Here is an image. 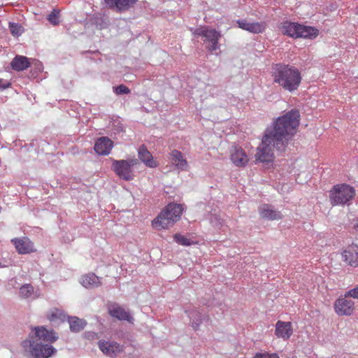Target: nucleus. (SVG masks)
<instances>
[{"mask_svg":"<svg viewBox=\"0 0 358 358\" xmlns=\"http://www.w3.org/2000/svg\"><path fill=\"white\" fill-rule=\"evenodd\" d=\"M58 338L57 334L53 329L38 326L31 328L28 338L22 342V345L28 349L34 358H49L57 353V349L52 343Z\"/></svg>","mask_w":358,"mask_h":358,"instance_id":"1","label":"nucleus"},{"mask_svg":"<svg viewBox=\"0 0 358 358\" xmlns=\"http://www.w3.org/2000/svg\"><path fill=\"white\" fill-rule=\"evenodd\" d=\"M299 123L300 113L296 109H292L276 119L273 129L266 134L275 141L277 150H285L296 133Z\"/></svg>","mask_w":358,"mask_h":358,"instance_id":"2","label":"nucleus"},{"mask_svg":"<svg viewBox=\"0 0 358 358\" xmlns=\"http://www.w3.org/2000/svg\"><path fill=\"white\" fill-rule=\"evenodd\" d=\"M271 77L273 83L289 92L298 90L302 80L301 73L296 67L283 63L273 65Z\"/></svg>","mask_w":358,"mask_h":358,"instance_id":"3","label":"nucleus"},{"mask_svg":"<svg viewBox=\"0 0 358 358\" xmlns=\"http://www.w3.org/2000/svg\"><path fill=\"white\" fill-rule=\"evenodd\" d=\"M183 208L181 204L169 203L152 221V227L157 229H165L172 227L181 217Z\"/></svg>","mask_w":358,"mask_h":358,"instance_id":"4","label":"nucleus"},{"mask_svg":"<svg viewBox=\"0 0 358 358\" xmlns=\"http://www.w3.org/2000/svg\"><path fill=\"white\" fill-rule=\"evenodd\" d=\"M355 196V189L347 184H338L333 187L329 194V200L333 206L345 205Z\"/></svg>","mask_w":358,"mask_h":358,"instance_id":"5","label":"nucleus"},{"mask_svg":"<svg viewBox=\"0 0 358 358\" xmlns=\"http://www.w3.org/2000/svg\"><path fill=\"white\" fill-rule=\"evenodd\" d=\"M275 141L273 139L267 134H265L261 145L258 147L255 154L256 160L261 162H271L273 161L275 156L273 148L277 150V145L275 143Z\"/></svg>","mask_w":358,"mask_h":358,"instance_id":"6","label":"nucleus"},{"mask_svg":"<svg viewBox=\"0 0 358 358\" xmlns=\"http://www.w3.org/2000/svg\"><path fill=\"white\" fill-rule=\"evenodd\" d=\"M138 164V159L115 160L113 162V170L121 178L131 180L134 178L132 167Z\"/></svg>","mask_w":358,"mask_h":358,"instance_id":"7","label":"nucleus"},{"mask_svg":"<svg viewBox=\"0 0 358 358\" xmlns=\"http://www.w3.org/2000/svg\"><path fill=\"white\" fill-rule=\"evenodd\" d=\"M193 34L196 36L204 37L210 43L208 50L211 52L218 49V41L222 36L220 31L214 29H208L207 27L203 29H196L193 31Z\"/></svg>","mask_w":358,"mask_h":358,"instance_id":"8","label":"nucleus"},{"mask_svg":"<svg viewBox=\"0 0 358 358\" xmlns=\"http://www.w3.org/2000/svg\"><path fill=\"white\" fill-rule=\"evenodd\" d=\"M109 315L120 321L133 323L134 319L129 310H125L117 303H109L107 305Z\"/></svg>","mask_w":358,"mask_h":358,"instance_id":"9","label":"nucleus"},{"mask_svg":"<svg viewBox=\"0 0 358 358\" xmlns=\"http://www.w3.org/2000/svg\"><path fill=\"white\" fill-rule=\"evenodd\" d=\"M229 157L233 164L237 167H245L249 162L248 155L239 145H234L231 148Z\"/></svg>","mask_w":358,"mask_h":358,"instance_id":"10","label":"nucleus"},{"mask_svg":"<svg viewBox=\"0 0 358 358\" xmlns=\"http://www.w3.org/2000/svg\"><path fill=\"white\" fill-rule=\"evenodd\" d=\"M350 295L346 292L344 298H339L334 303L335 312L338 315H350L354 310V302L349 299Z\"/></svg>","mask_w":358,"mask_h":358,"instance_id":"11","label":"nucleus"},{"mask_svg":"<svg viewBox=\"0 0 358 358\" xmlns=\"http://www.w3.org/2000/svg\"><path fill=\"white\" fill-rule=\"evenodd\" d=\"M11 243L19 254L25 255L36 252L34 243L26 236L14 238L11 239Z\"/></svg>","mask_w":358,"mask_h":358,"instance_id":"12","label":"nucleus"},{"mask_svg":"<svg viewBox=\"0 0 358 358\" xmlns=\"http://www.w3.org/2000/svg\"><path fill=\"white\" fill-rule=\"evenodd\" d=\"M98 345L104 355L111 357H116L123 350V346L114 341H99Z\"/></svg>","mask_w":358,"mask_h":358,"instance_id":"13","label":"nucleus"},{"mask_svg":"<svg viewBox=\"0 0 358 358\" xmlns=\"http://www.w3.org/2000/svg\"><path fill=\"white\" fill-rule=\"evenodd\" d=\"M342 257L347 264L353 267L358 266V245L356 244L348 245L343 252Z\"/></svg>","mask_w":358,"mask_h":358,"instance_id":"14","label":"nucleus"},{"mask_svg":"<svg viewBox=\"0 0 358 358\" xmlns=\"http://www.w3.org/2000/svg\"><path fill=\"white\" fill-rule=\"evenodd\" d=\"M80 283L86 289H96L101 285V278L94 273H88L81 275L79 280Z\"/></svg>","mask_w":358,"mask_h":358,"instance_id":"15","label":"nucleus"},{"mask_svg":"<svg viewBox=\"0 0 358 358\" xmlns=\"http://www.w3.org/2000/svg\"><path fill=\"white\" fill-rule=\"evenodd\" d=\"M292 325L290 322L278 320L275 324V334L278 338L287 340L292 335Z\"/></svg>","mask_w":358,"mask_h":358,"instance_id":"16","label":"nucleus"},{"mask_svg":"<svg viewBox=\"0 0 358 358\" xmlns=\"http://www.w3.org/2000/svg\"><path fill=\"white\" fill-rule=\"evenodd\" d=\"M238 27L253 34L262 33L266 29L264 22H249L245 20H237Z\"/></svg>","mask_w":358,"mask_h":358,"instance_id":"17","label":"nucleus"},{"mask_svg":"<svg viewBox=\"0 0 358 358\" xmlns=\"http://www.w3.org/2000/svg\"><path fill=\"white\" fill-rule=\"evenodd\" d=\"M170 159L172 164L174 165L176 169L182 171L187 170L189 167L187 161L180 151L176 149L173 150L170 152Z\"/></svg>","mask_w":358,"mask_h":358,"instance_id":"18","label":"nucleus"},{"mask_svg":"<svg viewBox=\"0 0 358 358\" xmlns=\"http://www.w3.org/2000/svg\"><path fill=\"white\" fill-rule=\"evenodd\" d=\"M113 146V143L110 138L101 137L95 143L94 150L98 155H106L110 153Z\"/></svg>","mask_w":358,"mask_h":358,"instance_id":"19","label":"nucleus"},{"mask_svg":"<svg viewBox=\"0 0 358 358\" xmlns=\"http://www.w3.org/2000/svg\"><path fill=\"white\" fill-rule=\"evenodd\" d=\"M300 24L285 21L281 23L280 29L281 32L292 38H298Z\"/></svg>","mask_w":358,"mask_h":358,"instance_id":"20","label":"nucleus"},{"mask_svg":"<svg viewBox=\"0 0 358 358\" xmlns=\"http://www.w3.org/2000/svg\"><path fill=\"white\" fill-rule=\"evenodd\" d=\"M110 8H116L119 11L128 10L137 0H104Z\"/></svg>","mask_w":358,"mask_h":358,"instance_id":"21","label":"nucleus"},{"mask_svg":"<svg viewBox=\"0 0 358 358\" xmlns=\"http://www.w3.org/2000/svg\"><path fill=\"white\" fill-rule=\"evenodd\" d=\"M29 59L25 56L17 55L10 63L11 68L17 71H22L30 66Z\"/></svg>","mask_w":358,"mask_h":358,"instance_id":"22","label":"nucleus"},{"mask_svg":"<svg viewBox=\"0 0 358 358\" xmlns=\"http://www.w3.org/2000/svg\"><path fill=\"white\" fill-rule=\"evenodd\" d=\"M259 214L262 218L270 220H279L282 217L280 212L273 210L268 204H264L259 208Z\"/></svg>","mask_w":358,"mask_h":358,"instance_id":"23","label":"nucleus"},{"mask_svg":"<svg viewBox=\"0 0 358 358\" xmlns=\"http://www.w3.org/2000/svg\"><path fill=\"white\" fill-rule=\"evenodd\" d=\"M138 157L146 166L154 168L157 166V162L153 159L151 153L145 145H141L138 149Z\"/></svg>","mask_w":358,"mask_h":358,"instance_id":"24","label":"nucleus"},{"mask_svg":"<svg viewBox=\"0 0 358 358\" xmlns=\"http://www.w3.org/2000/svg\"><path fill=\"white\" fill-rule=\"evenodd\" d=\"M68 322L70 330L74 333L81 331L87 325V322L85 320L76 316L68 317Z\"/></svg>","mask_w":358,"mask_h":358,"instance_id":"25","label":"nucleus"},{"mask_svg":"<svg viewBox=\"0 0 358 358\" xmlns=\"http://www.w3.org/2000/svg\"><path fill=\"white\" fill-rule=\"evenodd\" d=\"M299 32L298 38L310 39L316 38L319 34V30L316 28L302 24L299 25Z\"/></svg>","mask_w":358,"mask_h":358,"instance_id":"26","label":"nucleus"},{"mask_svg":"<svg viewBox=\"0 0 358 358\" xmlns=\"http://www.w3.org/2000/svg\"><path fill=\"white\" fill-rule=\"evenodd\" d=\"M188 316L192 321V327L194 330H197L203 320L201 314L195 310L190 311Z\"/></svg>","mask_w":358,"mask_h":358,"instance_id":"27","label":"nucleus"},{"mask_svg":"<svg viewBox=\"0 0 358 358\" xmlns=\"http://www.w3.org/2000/svg\"><path fill=\"white\" fill-rule=\"evenodd\" d=\"M47 317L50 322H56L58 320L64 321L66 316L61 310L55 309L48 315Z\"/></svg>","mask_w":358,"mask_h":358,"instance_id":"28","label":"nucleus"},{"mask_svg":"<svg viewBox=\"0 0 358 358\" xmlns=\"http://www.w3.org/2000/svg\"><path fill=\"white\" fill-rule=\"evenodd\" d=\"M48 20L52 25H57L59 24V11L54 9L52 13L48 15Z\"/></svg>","mask_w":358,"mask_h":358,"instance_id":"29","label":"nucleus"},{"mask_svg":"<svg viewBox=\"0 0 358 358\" xmlns=\"http://www.w3.org/2000/svg\"><path fill=\"white\" fill-rule=\"evenodd\" d=\"M174 240L180 245L188 246L191 245V241L189 239L186 238L184 236L176 234L173 236Z\"/></svg>","mask_w":358,"mask_h":358,"instance_id":"30","label":"nucleus"},{"mask_svg":"<svg viewBox=\"0 0 358 358\" xmlns=\"http://www.w3.org/2000/svg\"><path fill=\"white\" fill-rule=\"evenodd\" d=\"M9 29L13 36H20L22 33V27L16 23H10Z\"/></svg>","mask_w":358,"mask_h":358,"instance_id":"31","label":"nucleus"},{"mask_svg":"<svg viewBox=\"0 0 358 358\" xmlns=\"http://www.w3.org/2000/svg\"><path fill=\"white\" fill-rule=\"evenodd\" d=\"M114 92L116 94H129L130 90L126 85H120L114 87Z\"/></svg>","mask_w":358,"mask_h":358,"instance_id":"32","label":"nucleus"},{"mask_svg":"<svg viewBox=\"0 0 358 358\" xmlns=\"http://www.w3.org/2000/svg\"><path fill=\"white\" fill-rule=\"evenodd\" d=\"M36 292H20V297L21 299H27L31 298L34 299L38 297V295L35 294Z\"/></svg>","mask_w":358,"mask_h":358,"instance_id":"33","label":"nucleus"},{"mask_svg":"<svg viewBox=\"0 0 358 358\" xmlns=\"http://www.w3.org/2000/svg\"><path fill=\"white\" fill-rule=\"evenodd\" d=\"M254 358H279V356L276 353H257Z\"/></svg>","mask_w":358,"mask_h":358,"instance_id":"34","label":"nucleus"},{"mask_svg":"<svg viewBox=\"0 0 358 358\" xmlns=\"http://www.w3.org/2000/svg\"><path fill=\"white\" fill-rule=\"evenodd\" d=\"M10 86V83L8 82H4L1 78H0V90H3L8 88Z\"/></svg>","mask_w":358,"mask_h":358,"instance_id":"35","label":"nucleus"},{"mask_svg":"<svg viewBox=\"0 0 358 358\" xmlns=\"http://www.w3.org/2000/svg\"><path fill=\"white\" fill-rule=\"evenodd\" d=\"M348 294L350 295V297L358 299V292H348Z\"/></svg>","mask_w":358,"mask_h":358,"instance_id":"36","label":"nucleus"},{"mask_svg":"<svg viewBox=\"0 0 358 358\" xmlns=\"http://www.w3.org/2000/svg\"><path fill=\"white\" fill-rule=\"evenodd\" d=\"M22 288H27V291H30V290H29V288H30V289H32V287H31L29 285H24V286H23V287H21V289H22Z\"/></svg>","mask_w":358,"mask_h":358,"instance_id":"37","label":"nucleus"},{"mask_svg":"<svg viewBox=\"0 0 358 358\" xmlns=\"http://www.w3.org/2000/svg\"><path fill=\"white\" fill-rule=\"evenodd\" d=\"M316 280L318 282H323V278L321 276L316 277Z\"/></svg>","mask_w":358,"mask_h":358,"instance_id":"38","label":"nucleus"},{"mask_svg":"<svg viewBox=\"0 0 358 358\" xmlns=\"http://www.w3.org/2000/svg\"><path fill=\"white\" fill-rule=\"evenodd\" d=\"M350 291H358V285L352 289Z\"/></svg>","mask_w":358,"mask_h":358,"instance_id":"39","label":"nucleus"},{"mask_svg":"<svg viewBox=\"0 0 358 358\" xmlns=\"http://www.w3.org/2000/svg\"><path fill=\"white\" fill-rule=\"evenodd\" d=\"M203 304L206 305V306H210L212 303H208V302H203Z\"/></svg>","mask_w":358,"mask_h":358,"instance_id":"40","label":"nucleus"},{"mask_svg":"<svg viewBox=\"0 0 358 358\" xmlns=\"http://www.w3.org/2000/svg\"><path fill=\"white\" fill-rule=\"evenodd\" d=\"M355 228H358V223L355 224Z\"/></svg>","mask_w":358,"mask_h":358,"instance_id":"41","label":"nucleus"},{"mask_svg":"<svg viewBox=\"0 0 358 358\" xmlns=\"http://www.w3.org/2000/svg\"><path fill=\"white\" fill-rule=\"evenodd\" d=\"M357 13H358V8H357Z\"/></svg>","mask_w":358,"mask_h":358,"instance_id":"42","label":"nucleus"}]
</instances>
